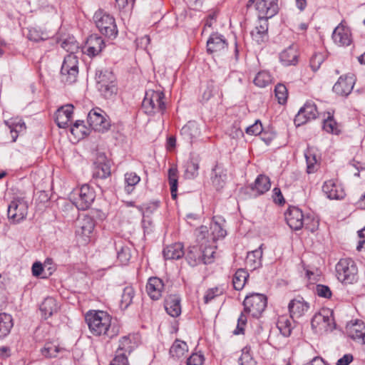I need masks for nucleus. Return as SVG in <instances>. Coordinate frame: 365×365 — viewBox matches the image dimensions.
Returning a JSON list of instances; mask_svg holds the SVG:
<instances>
[{"label":"nucleus","instance_id":"obj_1","mask_svg":"<svg viewBox=\"0 0 365 365\" xmlns=\"http://www.w3.org/2000/svg\"><path fill=\"white\" fill-rule=\"evenodd\" d=\"M85 320L90 331L95 336H107L112 339L118 334L113 328L110 329L111 317L105 312L88 311L85 315Z\"/></svg>","mask_w":365,"mask_h":365},{"label":"nucleus","instance_id":"obj_2","mask_svg":"<svg viewBox=\"0 0 365 365\" xmlns=\"http://www.w3.org/2000/svg\"><path fill=\"white\" fill-rule=\"evenodd\" d=\"M165 94L160 91L149 90L142 102V108L148 115H163L166 110Z\"/></svg>","mask_w":365,"mask_h":365},{"label":"nucleus","instance_id":"obj_3","mask_svg":"<svg viewBox=\"0 0 365 365\" xmlns=\"http://www.w3.org/2000/svg\"><path fill=\"white\" fill-rule=\"evenodd\" d=\"M335 269L336 277L341 283L351 284L357 281L358 267L352 259H341L336 264Z\"/></svg>","mask_w":365,"mask_h":365},{"label":"nucleus","instance_id":"obj_4","mask_svg":"<svg viewBox=\"0 0 365 365\" xmlns=\"http://www.w3.org/2000/svg\"><path fill=\"white\" fill-rule=\"evenodd\" d=\"M93 19L99 31L106 36L115 38L118 35V29L115 19L102 10L97 11Z\"/></svg>","mask_w":365,"mask_h":365},{"label":"nucleus","instance_id":"obj_5","mask_svg":"<svg viewBox=\"0 0 365 365\" xmlns=\"http://www.w3.org/2000/svg\"><path fill=\"white\" fill-rule=\"evenodd\" d=\"M206 234H208L206 226H201L197 230V241L202 252V262L205 264L212 262L216 249V246L212 245L210 240L206 239Z\"/></svg>","mask_w":365,"mask_h":365},{"label":"nucleus","instance_id":"obj_6","mask_svg":"<svg viewBox=\"0 0 365 365\" xmlns=\"http://www.w3.org/2000/svg\"><path fill=\"white\" fill-rule=\"evenodd\" d=\"M267 304V297L262 294L252 293L245 297L243 305L244 311L253 317L258 318L264 311Z\"/></svg>","mask_w":365,"mask_h":365},{"label":"nucleus","instance_id":"obj_7","mask_svg":"<svg viewBox=\"0 0 365 365\" xmlns=\"http://www.w3.org/2000/svg\"><path fill=\"white\" fill-rule=\"evenodd\" d=\"M78 61L75 54L69 53L65 56L61 68V81L71 84L76 81L78 74Z\"/></svg>","mask_w":365,"mask_h":365},{"label":"nucleus","instance_id":"obj_8","mask_svg":"<svg viewBox=\"0 0 365 365\" xmlns=\"http://www.w3.org/2000/svg\"><path fill=\"white\" fill-rule=\"evenodd\" d=\"M255 4L259 19H268L275 16L279 11L278 0H249L247 8Z\"/></svg>","mask_w":365,"mask_h":365},{"label":"nucleus","instance_id":"obj_9","mask_svg":"<svg viewBox=\"0 0 365 365\" xmlns=\"http://www.w3.org/2000/svg\"><path fill=\"white\" fill-rule=\"evenodd\" d=\"M87 122L89 126L96 131L104 133L109 130L110 122L106 113L100 108L90 110Z\"/></svg>","mask_w":365,"mask_h":365},{"label":"nucleus","instance_id":"obj_10","mask_svg":"<svg viewBox=\"0 0 365 365\" xmlns=\"http://www.w3.org/2000/svg\"><path fill=\"white\" fill-rule=\"evenodd\" d=\"M73 195H77V197H73V203L78 210H81L88 209L96 197L94 190L87 184L83 185L75 191Z\"/></svg>","mask_w":365,"mask_h":365},{"label":"nucleus","instance_id":"obj_11","mask_svg":"<svg viewBox=\"0 0 365 365\" xmlns=\"http://www.w3.org/2000/svg\"><path fill=\"white\" fill-rule=\"evenodd\" d=\"M7 212L9 219L14 223H19L27 216L28 204L23 199H14L8 205Z\"/></svg>","mask_w":365,"mask_h":365},{"label":"nucleus","instance_id":"obj_12","mask_svg":"<svg viewBox=\"0 0 365 365\" xmlns=\"http://www.w3.org/2000/svg\"><path fill=\"white\" fill-rule=\"evenodd\" d=\"M356 81L353 73L341 76L333 86V91L338 96L346 97L352 91Z\"/></svg>","mask_w":365,"mask_h":365},{"label":"nucleus","instance_id":"obj_13","mask_svg":"<svg viewBox=\"0 0 365 365\" xmlns=\"http://www.w3.org/2000/svg\"><path fill=\"white\" fill-rule=\"evenodd\" d=\"M318 115L317 106L314 103L307 101L302 106L294 118V123L299 126L309 120L316 119Z\"/></svg>","mask_w":365,"mask_h":365},{"label":"nucleus","instance_id":"obj_14","mask_svg":"<svg viewBox=\"0 0 365 365\" xmlns=\"http://www.w3.org/2000/svg\"><path fill=\"white\" fill-rule=\"evenodd\" d=\"M105 46V42L101 36L92 34L87 38L86 45L83 48V53L89 57L93 58L98 56Z\"/></svg>","mask_w":365,"mask_h":365},{"label":"nucleus","instance_id":"obj_15","mask_svg":"<svg viewBox=\"0 0 365 365\" xmlns=\"http://www.w3.org/2000/svg\"><path fill=\"white\" fill-rule=\"evenodd\" d=\"M302 211L297 207H290L285 212V220L289 227L294 230H301L304 222Z\"/></svg>","mask_w":365,"mask_h":365},{"label":"nucleus","instance_id":"obj_16","mask_svg":"<svg viewBox=\"0 0 365 365\" xmlns=\"http://www.w3.org/2000/svg\"><path fill=\"white\" fill-rule=\"evenodd\" d=\"M227 48V43L222 36L212 34L207 42V51L215 56H220Z\"/></svg>","mask_w":365,"mask_h":365},{"label":"nucleus","instance_id":"obj_17","mask_svg":"<svg viewBox=\"0 0 365 365\" xmlns=\"http://www.w3.org/2000/svg\"><path fill=\"white\" fill-rule=\"evenodd\" d=\"M332 39L339 46H349L352 42L350 29L340 24L334 29L332 33Z\"/></svg>","mask_w":365,"mask_h":365},{"label":"nucleus","instance_id":"obj_18","mask_svg":"<svg viewBox=\"0 0 365 365\" xmlns=\"http://www.w3.org/2000/svg\"><path fill=\"white\" fill-rule=\"evenodd\" d=\"M288 309L292 319L299 318L307 312L309 304L302 297L298 296L290 301Z\"/></svg>","mask_w":365,"mask_h":365},{"label":"nucleus","instance_id":"obj_19","mask_svg":"<svg viewBox=\"0 0 365 365\" xmlns=\"http://www.w3.org/2000/svg\"><path fill=\"white\" fill-rule=\"evenodd\" d=\"M322 190L330 200H341L345 197V192L341 185L333 180L324 182Z\"/></svg>","mask_w":365,"mask_h":365},{"label":"nucleus","instance_id":"obj_20","mask_svg":"<svg viewBox=\"0 0 365 365\" xmlns=\"http://www.w3.org/2000/svg\"><path fill=\"white\" fill-rule=\"evenodd\" d=\"M346 332L351 339L364 344L365 324L363 322L356 320L349 323L346 327Z\"/></svg>","mask_w":365,"mask_h":365},{"label":"nucleus","instance_id":"obj_21","mask_svg":"<svg viewBox=\"0 0 365 365\" xmlns=\"http://www.w3.org/2000/svg\"><path fill=\"white\" fill-rule=\"evenodd\" d=\"M73 113V106L71 104H66L59 108L56 112L55 121L57 125L61 128L68 126Z\"/></svg>","mask_w":365,"mask_h":365},{"label":"nucleus","instance_id":"obj_22","mask_svg":"<svg viewBox=\"0 0 365 365\" xmlns=\"http://www.w3.org/2000/svg\"><path fill=\"white\" fill-rule=\"evenodd\" d=\"M95 227L93 219L88 215L79 217L76 222V234L88 238Z\"/></svg>","mask_w":365,"mask_h":365},{"label":"nucleus","instance_id":"obj_23","mask_svg":"<svg viewBox=\"0 0 365 365\" xmlns=\"http://www.w3.org/2000/svg\"><path fill=\"white\" fill-rule=\"evenodd\" d=\"M163 281L157 277L149 278L146 284V292L153 300H158L164 291Z\"/></svg>","mask_w":365,"mask_h":365},{"label":"nucleus","instance_id":"obj_24","mask_svg":"<svg viewBox=\"0 0 365 365\" xmlns=\"http://www.w3.org/2000/svg\"><path fill=\"white\" fill-rule=\"evenodd\" d=\"M227 178V170L222 165L216 164L212 169L210 174V180L213 187L217 190L222 189L226 184Z\"/></svg>","mask_w":365,"mask_h":365},{"label":"nucleus","instance_id":"obj_25","mask_svg":"<svg viewBox=\"0 0 365 365\" xmlns=\"http://www.w3.org/2000/svg\"><path fill=\"white\" fill-rule=\"evenodd\" d=\"M279 61L284 66H296L299 61L297 46L290 45L279 53Z\"/></svg>","mask_w":365,"mask_h":365},{"label":"nucleus","instance_id":"obj_26","mask_svg":"<svg viewBox=\"0 0 365 365\" xmlns=\"http://www.w3.org/2000/svg\"><path fill=\"white\" fill-rule=\"evenodd\" d=\"M333 324L332 312L329 309L322 310L321 312L315 314L312 320V327L322 325V328L326 330L332 329Z\"/></svg>","mask_w":365,"mask_h":365},{"label":"nucleus","instance_id":"obj_27","mask_svg":"<svg viewBox=\"0 0 365 365\" xmlns=\"http://www.w3.org/2000/svg\"><path fill=\"white\" fill-rule=\"evenodd\" d=\"M181 299L179 295L170 294L165 299V309L172 317H177L181 314Z\"/></svg>","mask_w":365,"mask_h":365},{"label":"nucleus","instance_id":"obj_28","mask_svg":"<svg viewBox=\"0 0 365 365\" xmlns=\"http://www.w3.org/2000/svg\"><path fill=\"white\" fill-rule=\"evenodd\" d=\"M267 19H259V24L251 31V36L255 41L259 44L267 39Z\"/></svg>","mask_w":365,"mask_h":365},{"label":"nucleus","instance_id":"obj_29","mask_svg":"<svg viewBox=\"0 0 365 365\" xmlns=\"http://www.w3.org/2000/svg\"><path fill=\"white\" fill-rule=\"evenodd\" d=\"M180 134L184 140L192 143V140L197 138L200 134L198 124L195 121H189L182 128Z\"/></svg>","mask_w":365,"mask_h":365},{"label":"nucleus","instance_id":"obj_30","mask_svg":"<svg viewBox=\"0 0 365 365\" xmlns=\"http://www.w3.org/2000/svg\"><path fill=\"white\" fill-rule=\"evenodd\" d=\"M165 259H178L185 255L182 243H175L167 246L163 252Z\"/></svg>","mask_w":365,"mask_h":365},{"label":"nucleus","instance_id":"obj_31","mask_svg":"<svg viewBox=\"0 0 365 365\" xmlns=\"http://www.w3.org/2000/svg\"><path fill=\"white\" fill-rule=\"evenodd\" d=\"M96 88L106 84H117L113 73L108 69H98L96 73Z\"/></svg>","mask_w":365,"mask_h":365},{"label":"nucleus","instance_id":"obj_32","mask_svg":"<svg viewBox=\"0 0 365 365\" xmlns=\"http://www.w3.org/2000/svg\"><path fill=\"white\" fill-rule=\"evenodd\" d=\"M210 234H206V239L212 240V242H215L217 240L224 238L226 235V230L222 227L220 222L215 220V217L213 218L212 222L210 227Z\"/></svg>","mask_w":365,"mask_h":365},{"label":"nucleus","instance_id":"obj_33","mask_svg":"<svg viewBox=\"0 0 365 365\" xmlns=\"http://www.w3.org/2000/svg\"><path fill=\"white\" fill-rule=\"evenodd\" d=\"M58 308L56 300L53 297H46L40 306V310L45 319L57 312Z\"/></svg>","mask_w":365,"mask_h":365},{"label":"nucleus","instance_id":"obj_34","mask_svg":"<svg viewBox=\"0 0 365 365\" xmlns=\"http://www.w3.org/2000/svg\"><path fill=\"white\" fill-rule=\"evenodd\" d=\"M271 187L270 180L269 177L264 175H259L256 178L251 188L253 191H256L258 195H262L267 192Z\"/></svg>","mask_w":365,"mask_h":365},{"label":"nucleus","instance_id":"obj_35","mask_svg":"<svg viewBox=\"0 0 365 365\" xmlns=\"http://www.w3.org/2000/svg\"><path fill=\"white\" fill-rule=\"evenodd\" d=\"M201 249L198 245H193L188 247L185 255V259L191 267L197 266L202 263Z\"/></svg>","mask_w":365,"mask_h":365},{"label":"nucleus","instance_id":"obj_36","mask_svg":"<svg viewBox=\"0 0 365 365\" xmlns=\"http://www.w3.org/2000/svg\"><path fill=\"white\" fill-rule=\"evenodd\" d=\"M14 326L12 316L9 314L0 313V339L6 336Z\"/></svg>","mask_w":365,"mask_h":365},{"label":"nucleus","instance_id":"obj_37","mask_svg":"<svg viewBox=\"0 0 365 365\" xmlns=\"http://www.w3.org/2000/svg\"><path fill=\"white\" fill-rule=\"evenodd\" d=\"M262 251L261 248L249 252L245 259L246 264L252 269H256L262 264Z\"/></svg>","mask_w":365,"mask_h":365},{"label":"nucleus","instance_id":"obj_38","mask_svg":"<svg viewBox=\"0 0 365 365\" xmlns=\"http://www.w3.org/2000/svg\"><path fill=\"white\" fill-rule=\"evenodd\" d=\"M110 163L108 160L98 161L93 172L96 178L105 179L110 175Z\"/></svg>","mask_w":365,"mask_h":365},{"label":"nucleus","instance_id":"obj_39","mask_svg":"<svg viewBox=\"0 0 365 365\" xmlns=\"http://www.w3.org/2000/svg\"><path fill=\"white\" fill-rule=\"evenodd\" d=\"M249 277V274L244 269H239L235 273L232 278L233 287L236 290H241L245 287Z\"/></svg>","mask_w":365,"mask_h":365},{"label":"nucleus","instance_id":"obj_40","mask_svg":"<svg viewBox=\"0 0 365 365\" xmlns=\"http://www.w3.org/2000/svg\"><path fill=\"white\" fill-rule=\"evenodd\" d=\"M308 173H314L317 170L318 159L313 149L307 148L304 153Z\"/></svg>","mask_w":365,"mask_h":365},{"label":"nucleus","instance_id":"obj_41","mask_svg":"<svg viewBox=\"0 0 365 365\" xmlns=\"http://www.w3.org/2000/svg\"><path fill=\"white\" fill-rule=\"evenodd\" d=\"M124 180L125 191L129 195L133 191L135 186L139 183L140 178L134 172H128L124 175Z\"/></svg>","mask_w":365,"mask_h":365},{"label":"nucleus","instance_id":"obj_42","mask_svg":"<svg viewBox=\"0 0 365 365\" xmlns=\"http://www.w3.org/2000/svg\"><path fill=\"white\" fill-rule=\"evenodd\" d=\"M188 350L187 344L180 339H176L170 349V354L172 357L180 358Z\"/></svg>","mask_w":365,"mask_h":365},{"label":"nucleus","instance_id":"obj_43","mask_svg":"<svg viewBox=\"0 0 365 365\" xmlns=\"http://www.w3.org/2000/svg\"><path fill=\"white\" fill-rule=\"evenodd\" d=\"M277 327L282 335L284 337L290 336L292 330V321L287 316H281L279 317Z\"/></svg>","mask_w":365,"mask_h":365},{"label":"nucleus","instance_id":"obj_44","mask_svg":"<svg viewBox=\"0 0 365 365\" xmlns=\"http://www.w3.org/2000/svg\"><path fill=\"white\" fill-rule=\"evenodd\" d=\"M134 343L130 336H124L119 340V345L116 350L118 354H125L128 356L133 350Z\"/></svg>","mask_w":365,"mask_h":365},{"label":"nucleus","instance_id":"obj_45","mask_svg":"<svg viewBox=\"0 0 365 365\" xmlns=\"http://www.w3.org/2000/svg\"><path fill=\"white\" fill-rule=\"evenodd\" d=\"M135 296V291L133 287H125L121 295V300L120 303L122 309H126L133 302Z\"/></svg>","mask_w":365,"mask_h":365},{"label":"nucleus","instance_id":"obj_46","mask_svg":"<svg viewBox=\"0 0 365 365\" xmlns=\"http://www.w3.org/2000/svg\"><path fill=\"white\" fill-rule=\"evenodd\" d=\"M168 181L170 186V192L172 197L176 199L178 190V170L172 167L168 170Z\"/></svg>","mask_w":365,"mask_h":365},{"label":"nucleus","instance_id":"obj_47","mask_svg":"<svg viewBox=\"0 0 365 365\" xmlns=\"http://www.w3.org/2000/svg\"><path fill=\"white\" fill-rule=\"evenodd\" d=\"M71 132L76 137L82 138L89 134V129L84 125L83 120H78L71 128Z\"/></svg>","mask_w":365,"mask_h":365},{"label":"nucleus","instance_id":"obj_48","mask_svg":"<svg viewBox=\"0 0 365 365\" xmlns=\"http://www.w3.org/2000/svg\"><path fill=\"white\" fill-rule=\"evenodd\" d=\"M339 127L333 115H329L327 119L324 120L323 129L329 133L339 135L341 133Z\"/></svg>","mask_w":365,"mask_h":365},{"label":"nucleus","instance_id":"obj_49","mask_svg":"<svg viewBox=\"0 0 365 365\" xmlns=\"http://www.w3.org/2000/svg\"><path fill=\"white\" fill-rule=\"evenodd\" d=\"M253 82L257 87L265 88L271 83L272 76L269 72L262 71L257 73Z\"/></svg>","mask_w":365,"mask_h":365},{"label":"nucleus","instance_id":"obj_50","mask_svg":"<svg viewBox=\"0 0 365 365\" xmlns=\"http://www.w3.org/2000/svg\"><path fill=\"white\" fill-rule=\"evenodd\" d=\"M61 348L56 344L53 342H46L44 346L41 349V352L43 356L52 358L56 357L57 354L61 351Z\"/></svg>","mask_w":365,"mask_h":365},{"label":"nucleus","instance_id":"obj_51","mask_svg":"<svg viewBox=\"0 0 365 365\" xmlns=\"http://www.w3.org/2000/svg\"><path fill=\"white\" fill-rule=\"evenodd\" d=\"M117 258L123 264H127L130 257V249L127 245H118L116 244Z\"/></svg>","mask_w":365,"mask_h":365},{"label":"nucleus","instance_id":"obj_52","mask_svg":"<svg viewBox=\"0 0 365 365\" xmlns=\"http://www.w3.org/2000/svg\"><path fill=\"white\" fill-rule=\"evenodd\" d=\"M97 89L105 98H111L117 93L118 87L117 84L110 83L98 86Z\"/></svg>","mask_w":365,"mask_h":365},{"label":"nucleus","instance_id":"obj_53","mask_svg":"<svg viewBox=\"0 0 365 365\" xmlns=\"http://www.w3.org/2000/svg\"><path fill=\"white\" fill-rule=\"evenodd\" d=\"M61 47L69 53L74 54L78 51L79 47L73 36H69L61 41Z\"/></svg>","mask_w":365,"mask_h":365},{"label":"nucleus","instance_id":"obj_54","mask_svg":"<svg viewBox=\"0 0 365 365\" xmlns=\"http://www.w3.org/2000/svg\"><path fill=\"white\" fill-rule=\"evenodd\" d=\"M303 221L304 222L303 227H305L306 230H308L312 232H315L319 227V220L313 215H307L304 216Z\"/></svg>","mask_w":365,"mask_h":365},{"label":"nucleus","instance_id":"obj_55","mask_svg":"<svg viewBox=\"0 0 365 365\" xmlns=\"http://www.w3.org/2000/svg\"><path fill=\"white\" fill-rule=\"evenodd\" d=\"M274 93L279 103L284 104L287 102L288 91L287 87L284 84L278 83L275 86Z\"/></svg>","mask_w":365,"mask_h":365},{"label":"nucleus","instance_id":"obj_56","mask_svg":"<svg viewBox=\"0 0 365 365\" xmlns=\"http://www.w3.org/2000/svg\"><path fill=\"white\" fill-rule=\"evenodd\" d=\"M199 163L194 160L187 163L185 175L187 178L193 179L198 175Z\"/></svg>","mask_w":365,"mask_h":365},{"label":"nucleus","instance_id":"obj_57","mask_svg":"<svg viewBox=\"0 0 365 365\" xmlns=\"http://www.w3.org/2000/svg\"><path fill=\"white\" fill-rule=\"evenodd\" d=\"M263 130L262 123L259 120H257L254 124L248 126L245 132L248 135H261Z\"/></svg>","mask_w":365,"mask_h":365},{"label":"nucleus","instance_id":"obj_58","mask_svg":"<svg viewBox=\"0 0 365 365\" xmlns=\"http://www.w3.org/2000/svg\"><path fill=\"white\" fill-rule=\"evenodd\" d=\"M240 365H256V361L247 350H242V353L239 359Z\"/></svg>","mask_w":365,"mask_h":365},{"label":"nucleus","instance_id":"obj_59","mask_svg":"<svg viewBox=\"0 0 365 365\" xmlns=\"http://www.w3.org/2000/svg\"><path fill=\"white\" fill-rule=\"evenodd\" d=\"M222 294V291L218 287L210 288L207 290L204 296V302L205 304L209 303L216 297L220 296Z\"/></svg>","mask_w":365,"mask_h":365},{"label":"nucleus","instance_id":"obj_60","mask_svg":"<svg viewBox=\"0 0 365 365\" xmlns=\"http://www.w3.org/2000/svg\"><path fill=\"white\" fill-rule=\"evenodd\" d=\"M245 313V312H242L238 318L237 327L233 331V334L235 335L244 333V327L245 326L247 320V316Z\"/></svg>","mask_w":365,"mask_h":365},{"label":"nucleus","instance_id":"obj_61","mask_svg":"<svg viewBox=\"0 0 365 365\" xmlns=\"http://www.w3.org/2000/svg\"><path fill=\"white\" fill-rule=\"evenodd\" d=\"M315 292L320 297L329 299L331 297V291L330 288L324 284H317L316 286Z\"/></svg>","mask_w":365,"mask_h":365},{"label":"nucleus","instance_id":"obj_62","mask_svg":"<svg viewBox=\"0 0 365 365\" xmlns=\"http://www.w3.org/2000/svg\"><path fill=\"white\" fill-rule=\"evenodd\" d=\"M28 38L30 41L38 42L40 41H44L46 37H44L43 34L41 33L36 29L32 28L29 30Z\"/></svg>","mask_w":365,"mask_h":365},{"label":"nucleus","instance_id":"obj_63","mask_svg":"<svg viewBox=\"0 0 365 365\" xmlns=\"http://www.w3.org/2000/svg\"><path fill=\"white\" fill-rule=\"evenodd\" d=\"M205 358L202 354H192L187 360V365H202Z\"/></svg>","mask_w":365,"mask_h":365},{"label":"nucleus","instance_id":"obj_64","mask_svg":"<svg viewBox=\"0 0 365 365\" xmlns=\"http://www.w3.org/2000/svg\"><path fill=\"white\" fill-rule=\"evenodd\" d=\"M109 365H129L128 356L125 354H118L115 352V357Z\"/></svg>","mask_w":365,"mask_h":365}]
</instances>
